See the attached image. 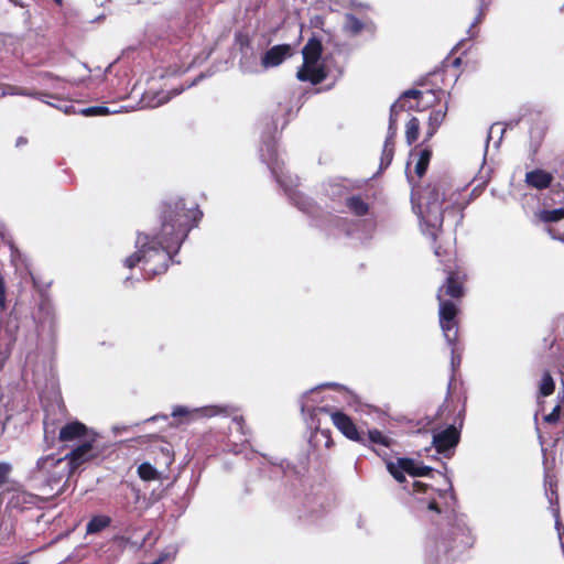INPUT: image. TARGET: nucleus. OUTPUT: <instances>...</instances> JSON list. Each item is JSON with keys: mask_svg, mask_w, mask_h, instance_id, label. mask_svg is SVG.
Masks as SVG:
<instances>
[{"mask_svg": "<svg viewBox=\"0 0 564 564\" xmlns=\"http://www.w3.org/2000/svg\"><path fill=\"white\" fill-rule=\"evenodd\" d=\"M360 444L365 446H383V447H391L393 445V440L389 437L388 435L383 434L381 431L373 429L368 430L367 434H361L359 442Z\"/></svg>", "mask_w": 564, "mask_h": 564, "instance_id": "25", "label": "nucleus"}, {"mask_svg": "<svg viewBox=\"0 0 564 564\" xmlns=\"http://www.w3.org/2000/svg\"><path fill=\"white\" fill-rule=\"evenodd\" d=\"M235 411L236 409L232 405H206L199 408L175 405L172 408L171 416L176 420L175 425H182L218 415L229 416Z\"/></svg>", "mask_w": 564, "mask_h": 564, "instance_id": "8", "label": "nucleus"}, {"mask_svg": "<svg viewBox=\"0 0 564 564\" xmlns=\"http://www.w3.org/2000/svg\"><path fill=\"white\" fill-rule=\"evenodd\" d=\"M443 290L444 288H440L437 291L440 326L447 345L453 346L458 340V324L456 321L458 308L454 302L443 299Z\"/></svg>", "mask_w": 564, "mask_h": 564, "instance_id": "10", "label": "nucleus"}, {"mask_svg": "<svg viewBox=\"0 0 564 564\" xmlns=\"http://www.w3.org/2000/svg\"><path fill=\"white\" fill-rule=\"evenodd\" d=\"M138 475L142 480L145 481L159 479L158 470L148 462L139 465Z\"/></svg>", "mask_w": 564, "mask_h": 564, "instance_id": "37", "label": "nucleus"}, {"mask_svg": "<svg viewBox=\"0 0 564 564\" xmlns=\"http://www.w3.org/2000/svg\"><path fill=\"white\" fill-rule=\"evenodd\" d=\"M445 116H446V109L445 110L435 109V110H432L430 112V116H429V128H427L424 141L430 140L436 133L437 129L440 128V126L444 121Z\"/></svg>", "mask_w": 564, "mask_h": 564, "instance_id": "32", "label": "nucleus"}, {"mask_svg": "<svg viewBox=\"0 0 564 564\" xmlns=\"http://www.w3.org/2000/svg\"><path fill=\"white\" fill-rule=\"evenodd\" d=\"M45 77L52 78V77H53V75H52V74H50V73H46V74H45Z\"/></svg>", "mask_w": 564, "mask_h": 564, "instance_id": "63", "label": "nucleus"}, {"mask_svg": "<svg viewBox=\"0 0 564 564\" xmlns=\"http://www.w3.org/2000/svg\"><path fill=\"white\" fill-rule=\"evenodd\" d=\"M324 191L333 202H346L350 196V184L346 180L333 178L324 185Z\"/></svg>", "mask_w": 564, "mask_h": 564, "instance_id": "21", "label": "nucleus"}, {"mask_svg": "<svg viewBox=\"0 0 564 564\" xmlns=\"http://www.w3.org/2000/svg\"><path fill=\"white\" fill-rule=\"evenodd\" d=\"M420 131V121L416 117H412L408 122L405 127V139L406 143L411 145L413 142L416 141L419 137Z\"/></svg>", "mask_w": 564, "mask_h": 564, "instance_id": "36", "label": "nucleus"}, {"mask_svg": "<svg viewBox=\"0 0 564 564\" xmlns=\"http://www.w3.org/2000/svg\"><path fill=\"white\" fill-rule=\"evenodd\" d=\"M1 529H3L4 531H7V535L9 536L12 532V525H7L4 524V522H2L1 524Z\"/></svg>", "mask_w": 564, "mask_h": 564, "instance_id": "54", "label": "nucleus"}, {"mask_svg": "<svg viewBox=\"0 0 564 564\" xmlns=\"http://www.w3.org/2000/svg\"><path fill=\"white\" fill-rule=\"evenodd\" d=\"M324 388H332V389H336V390L345 389V387L339 383L326 382V383L319 384V386L304 392L301 395L300 401H299L300 408H301V413H302L304 420L306 417H308L310 413L313 412L314 408H321L318 405V403L322 400L319 399L318 394H319L321 389H324ZM323 408H327V406L324 405Z\"/></svg>", "mask_w": 564, "mask_h": 564, "instance_id": "15", "label": "nucleus"}, {"mask_svg": "<svg viewBox=\"0 0 564 564\" xmlns=\"http://www.w3.org/2000/svg\"><path fill=\"white\" fill-rule=\"evenodd\" d=\"M414 494H427L430 499L421 501L422 508L430 512V520L437 524V532L434 538V549L432 553L438 557L441 555L454 560L458 554L469 549L474 543V536L467 523V518L455 510V497L452 491L438 494L444 498L445 507L433 497L436 491L422 481L412 482Z\"/></svg>", "mask_w": 564, "mask_h": 564, "instance_id": "2", "label": "nucleus"}, {"mask_svg": "<svg viewBox=\"0 0 564 564\" xmlns=\"http://www.w3.org/2000/svg\"><path fill=\"white\" fill-rule=\"evenodd\" d=\"M487 8H488V3H486L485 0H479V12L477 13V15L475 17L474 21L471 22L469 29L467 30L468 39H474L477 36L478 32L475 31V28L479 23H481L484 15H485V10Z\"/></svg>", "mask_w": 564, "mask_h": 564, "instance_id": "38", "label": "nucleus"}, {"mask_svg": "<svg viewBox=\"0 0 564 564\" xmlns=\"http://www.w3.org/2000/svg\"><path fill=\"white\" fill-rule=\"evenodd\" d=\"M397 135V130L393 128H388V133L384 140L381 159H380V169H387L393 159L394 155V138Z\"/></svg>", "mask_w": 564, "mask_h": 564, "instance_id": "26", "label": "nucleus"}, {"mask_svg": "<svg viewBox=\"0 0 564 564\" xmlns=\"http://www.w3.org/2000/svg\"><path fill=\"white\" fill-rule=\"evenodd\" d=\"M260 159L270 169L276 183L283 188L290 202L303 214L312 218V225L323 230H328L319 219L322 209L302 192L296 189L299 177L285 171L284 162L280 160L275 139L270 132L262 134V144L259 150Z\"/></svg>", "mask_w": 564, "mask_h": 564, "instance_id": "3", "label": "nucleus"}, {"mask_svg": "<svg viewBox=\"0 0 564 564\" xmlns=\"http://www.w3.org/2000/svg\"><path fill=\"white\" fill-rule=\"evenodd\" d=\"M1 497L7 502V509L20 512L39 508L44 502L40 495L28 491L19 484L7 487L1 492Z\"/></svg>", "mask_w": 564, "mask_h": 564, "instance_id": "11", "label": "nucleus"}, {"mask_svg": "<svg viewBox=\"0 0 564 564\" xmlns=\"http://www.w3.org/2000/svg\"><path fill=\"white\" fill-rule=\"evenodd\" d=\"M316 414L322 415L325 423L332 422L347 438L359 442L361 433L344 412L332 408H317Z\"/></svg>", "mask_w": 564, "mask_h": 564, "instance_id": "13", "label": "nucleus"}, {"mask_svg": "<svg viewBox=\"0 0 564 564\" xmlns=\"http://www.w3.org/2000/svg\"><path fill=\"white\" fill-rule=\"evenodd\" d=\"M93 441V438L85 440L80 445H78L70 453L64 456L67 457L68 460L72 463V473L84 462L91 457Z\"/></svg>", "mask_w": 564, "mask_h": 564, "instance_id": "23", "label": "nucleus"}, {"mask_svg": "<svg viewBox=\"0 0 564 564\" xmlns=\"http://www.w3.org/2000/svg\"><path fill=\"white\" fill-rule=\"evenodd\" d=\"M560 419V406L556 405L551 413L544 416L547 423H555Z\"/></svg>", "mask_w": 564, "mask_h": 564, "instance_id": "46", "label": "nucleus"}, {"mask_svg": "<svg viewBox=\"0 0 564 564\" xmlns=\"http://www.w3.org/2000/svg\"><path fill=\"white\" fill-rule=\"evenodd\" d=\"M11 471H12L11 464L0 462V487L7 481Z\"/></svg>", "mask_w": 564, "mask_h": 564, "instance_id": "44", "label": "nucleus"}, {"mask_svg": "<svg viewBox=\"0 0 564 564\" xmlns=\"http://www.w3.org/2000/svg\"><path fill=\"white\" fill-rule=\"evenodd\" d=\"M158 419H159V416H158V415H155V416L151 417L150 420H151V421H156Z\"/></svg>", "mask_w": 564, "mask_h": 564, "instance_id": "64", "label": "nucleus"}, {"mask_svg": "<svg viewBox=\"0 0 564 564\" xmlns=\"http://www.w3.org/2000/svg\"><path fill=\"white\" fill-rule=\"evenodd\" d=\"M274 117H275V118H274V124L276 126V124H278V121H279V113H278V112H275V113H274Z\"/></svg>", "mask_w": 564, "mask_h": 564, "instance_id": "59", "label": "nucleus"}, {"mask_svg": "<svg viewBox=\"0 0 564 564\" xmlns=\"http://www.w3.org/2000/svg\"><path fill=\"white\" fill-rule=\"evenodd\" d=\"M283 111H285L286 113H289L291 111V108H289L288 106H285L283 109Z\"/></svg>", "mask_w": 564, "mask_h": 564, "instance_id": "60", "label": "nucleus"}, {"mask_svg": "<svg viewBox=\"0 0 564 564\" xmlns=\"http://www.w3.org/2000/svg\"><path fill=\"white\" fill-rule=\"evenodd\" d=\"M120 112L119 109H110L106 106H93L85 108L80 110V113L86 117H93V116H107L111 113H118Z\"/></svg>", "mask_w": 564, "mask_h": 564, "instance_id": "39", "label": "nucleus"}, {"mask_svg": "<svg viewBox=\"0 0 564 564\" xmlns=\"http://www.w3.org/2000/svg\"><path fill=\"white\" fill-rule=\"evenodd\" d=\"M345 205L348 212L357 217H364L369 214L370 206L360 195L347 196Z\"/></svg>", "mask_w": 564, "mask_h": 564, "instance_id": "28", "label": "nucleus"}, {"mask_svg": "<svg viewBox=\"0 0 564 564\" xmlns=\"http://www.w3.org/2000/svg\"><path fill=\"white\" fill-rule=\"evenodd\" d=\"M183 91V88L173 91L148 89L143 93L140 104L142 108H156L167 102L173 96Z\"/></svg>", "mask_w": 564, "mask_h": 564, "instance_id": "20", "label": "nucleus"}, {"mask_svg": "<svg viewBox=\"0 0 564 564\" xmlns=\"http://www.w3.org/2000/svg\"><path fill=\"white\" fill-rule=\"evenodd\" d=\"M202 216L203 213L193 200L177 198L165 203L159 231L153 235L138 234L137 251L124 259L123 265L132 269L141 264L144 279L165 273L170 262H175L174 257Z\"/></svg>", "mask_w": 564, "mask_h": 564, "instance_id": "1", "label": "nucleus"}, {"mask_svg": "<svg viewBox=\"0 0 564 564\" xmlns=\"http://www.w3.org/2000/svg\"><path fill=\"white\" fill-rule=\"evenodd\" d=\"M555 383L550 372L542 376L540 383V393L543 397L551 395L554 392Z\"/></svg>", "mask_w": 564, "mask_h": 564, "instance_id": "42", "label": "nucleus"}, {"mask_svg": "<svg viewBox=\"0 0 564 564\" xmlns=\"http://www.w3.org/2000/svg\"><path fill=\"white\" fill-rule=\"evenodd\" d=\"M441 288H444L443 290V297L445 295L452 297V299H459L463 296V286L457 281L455 274L453 272H449L446 278V283L442 285Z\"/></svg>", "mask_w": 564, "mask_h": 564, "instance_id": "31", "label": "nucleus"}, {"mask_svg": "<svg viewBox=\"0 0 564 564\" xmlns=\"http://www.w3.org/2000/svg\"><path fill=\"white\" fill-rule=\"evenodd\" d=\"M176 552H177V551H176V549H174V547H169V549H166V551H165L164 553H162V554L160 555V557H159V558L163 557V561H164V560H165V558H167L170 555H175V554H176Z\"/></svg>", "mask_w": 564, "mask_h": 564, "instance_id": "51", "label": "nucleus"}, {"mask_svg": "<svg viewBox=\"0 0 564 564\" xmlns=\"http://www.w3.org/2000/svg\"><path fill=\"white\" fill-rule=\"evenodd\" d=\"M535 218L544 224L557 223L564 218V207L552 210L542 209L534 214Z\"/></svg>", "mask_w": 564, "mask_h": 564, "instance_id": "33", "label": "nucleus"}, {"mask_svg": "<svg viewBox=\"0 0 564 564\" xmlns=\"http://www.w3.org/2000/svg\"><path fill=\"white\" fill-rule=\"evenodd\" d=\"M239 69L243 74L257 73V62L253 55L247 56L246 54L239 61Z\"/></svg>", "mask_w": 564, "mask_h": 564, "instance_id": "41", "label": "nucleus"}, {"mask_svg": "<svg viewBox=\"0 0 564 564\" xmlns=\"http://www.w3.org/2000/svg\"><path fill=\"white\" fill-rule=\"evenodd\" d=\"M93 441V438L85 440L80 445H78L70 453L64 456L67 457L68 460L72 463V473L84 462L91 457Z\"/></svg>", "mask_w": 564, "mask_h": 564, "instance_id": "24", "label": "nucleus"}, {"mask_svg": "<svg viewBox=\"0 0 564 564\" xmlns=\"http://www.w3.org/2000/svg\"><path fill=\"white\" fill-rule=\"evenodd\" d=\"M132 492L134 494L135 496V499H139V491L135 489V488H131Z\"/></svg>", "mask_w": 564, "mask_h": 564, "instance_id": "58", "label": "nucleus"}, {"mask_svg": "<svg viewBox=\"0 0 564 564\" xmlns=\"http://www.w3.org/2000/svg\"><path fill=\"white\" fill-rule=\"evenodd\" d=\"M70 475L72 463L67 457L48 454L36 459L28 470L25 480L31 488L52 498L64 492Z\"/></svg>", "mask_w": 564, "mask_h": 564, "instance_id": "4", "label": "nucleus"}, {"mask_svg": "<svg viewBox=\"0 0 564 564\" xmlns=\"http://www.w3.org/2000/svg\"><path fill=\"white\" fill-rule=\"evenodd\" d=\"M58 6H62L63 0H54Z\"/></svg>", "mask_w": 564, "mask_h": 564, "instance_id": "62", "label": "nucleus"}, {"mask_svg": "<svg viewBox=\"0 0 564 564\" xmlns=\"http://www.w3.org/2000/svg\"><path fill=\"white\" fill-rule=\"evenodd\" d=\"M367 22L358 19L354 13L347 12L345 13V23H344V30L352 35L356 36L361 33L364 29H366Z\"/></svg>", "mask_w": 564, "mask_h": 564, "instance_id": "30", "label": "nucleus"}, {"mask_svg": "<svg viewBox=\"0 0 564 564\" xmlns=\"http://www.w3.org/2000/svg\"><path fill=\"white\" fill-rule=\"evenodd\" d=\"M445 191L443 185H430L422 195V203L419 205V217L426 227L424 232L433 240L436 239V231L441 229L444 221V213L449 210L443 208Z\"/></svg>", "mask_w": 564, "mask_h": 564, "instance_id": "5", "label": "nucleus"}, {"mask_svg": "<svg viewBox=\"0 0 564 564\" xmlns=\"http://www.w3.org/2000/svg\"><path fill=\"white\" fill-rule=\"evenodd\" d=\"M17 325L10 326L0 323V371L9 360L14 343Z\"/></svg>", "mask_w": 564, "mask_h": 564, "instance_id": "18", "label": "nucleus"}, {"mask_svg": "<svg viewBox=\"0 0 564 564\" xmlns=\"http://www.w3.org/2000/svg\"><path fill=\"white\" fill-rule=\"evenodd\" d=\"M351 9L356 10L357 12H362L364 10L369 9V6L361 2L351 1Z\"/></svg>", "mask_w": 564, "mask_h": 564, "instance_id": "48", "label": "nucleus"}, {"mask_svg": "<svg viewBox=\"0 0 564 564\" xmlns=\"http://www.w3.org/2000/svg\"><path fill=\"white\" fill-rule=\"evenodd\" d=\"M506 128L501 123H494L488 130L487 140H486V152L488 150V143L495 135H497V141L495 142V147L499 148L500 142L502 140Z\"/></svg>", "mask_w": 564, "mask_h": 564, "instance_id": "40", "label": "nucleus"}, {"mask_svg": "<svg viewBox=\"0 0 564 564\" xmlns=\"http://www.w3.org/2000/svg\"><path fill=\"white\" fill-rule=\"evenodd\" d=\"M317 408L313 409V412L310 413L308 417L305 419L307 426L313 430L308 443L312 448L316 451H321L322 447L329 448L333 445V440L330 437V431L326 427H323V424H326L322 415H317Z\"/></svg>", "mask_w": 564, "mask_h": 564, "instance_id": "14", "label": "nucleus"}, {"mask_svg": "<svg viewBox=\"0 0 564 564\" xmlns=\"http://www.w3.org/2000/svg\"><path fill=\"white\" fill-rule=\"evenodd\" d=\"M303 65L296 73V78L301 82H308L317 85L327 78L325 66L319 62L322 55V44L316 39H311L302 50Z\"/></svg>", "mask_w": 564, "mask_h": 564, "instance_id": "6", "label": "nucleus"}, {"mask_svg": "<svg viewBox=\"0 0 564 564\" xmlns=\"http://www.w3.org/2000/svg\"><path fill=\"white\" fill-rule=\"evenodd\" d=\"M87 427L85 424L75 421L67 423L59 431V440L63 442L73 441L86 436Z\"/></svg>", "mask_w": 564, "mask_h": 564, "instance_id": "27", "label": "nucleus"}, {"mask_svg": "<svg viewBox=\"0 0 564 564\" xmlns=\"http://www.w3.org/2000/svg\"><path fill=\"white\" fill-rule=\"evenodd\" d=\"M26 143V140L24 138H19L18 141H17V145H21V144H24Z\"/></svg>", "mask_w": 564, "mask_h": 564, "instance_id": "57", "label": "nucleus"}, {"mask_svg": "<svg viewBox=\"0 0 564 564\" xmlns=\"http://www.w3.org/2000/svg\"><path fill=\"white\" fill-rule=\"evenodd\" d=\"M530 138H531V149L533 153H536L538 148L541 143V140L543 138V131L538 128H533L530 131Z\"/></svg>", "mask_w": 564, "mask_h": 564, "instance_id": "43", "label": "nucleus"}, {"mask_svg": "<svg viewBox=\"0 0 564 564\" xmlns=\"http://www.w3.org/2000/svg\"><path fill=\"white\" fill-rule=\"evenodd\" d=\"M462 219H463V214H462V212H459V218H458L457 223L462 221Z\"/></svg>", "mask_w": 564, "mask_h": 564, "instance_id": "61", "label": "nucleus"}, {"mask_svg": "<svg viewBox=\"0 0 564 564\" xmlns=\"http://www.w3.org/2000/svg\"><path fill=\"white\" fill-rule=\"evenodd\" d=\"M414 156H417V161L415 163V174L419 177H422L429 167L432 151L429 148L421 149L417 152L414 150L411 152V158Z\"/></svg>", "mask_w": 564, "mask_h": 564, "instance_id": "29", "label": "nucleus"}, {"mask_svg": "<svg viewBox=\"0 0 564 564\" xmlns=\"http://www.w3.org/2000/svg\"><path fill=\"white\" fill-rule=\"evenodd\" d=\"M422 96V91L417 89H409L404 91L397 101H394L390 107V116H389V126L388 128H393L398 130V116L401 111L411 110L414 108V105L411 102V99H419Z\"/></svg>", "mask_w": 564, "mask_h": 564, "instance_id": "17", "label": "nucleus"}, {"mask_svg": "<svg viewBox=\"0 0 564 564\" xmlns=\"http://www.w3.org/2000/svg\"><path fill=\"white\" fill-rule=\"evenodd\" d=\"M232 424L236 427V431L241 435H247L246 426H245V420L241 415H236L232 417Z\"/></svg>", "mask_w": 564, "mask_h": 564, "instance_id": "45", "label": "nucleus"}, {"mask_svg": "<svg viewBox=\"0 0 564 564\" xmlns=\"http://www.w3.org/2000/svg\"><path fill=\"white\" fill-rule=\"evenodd\" d=\"M36 334L41 341L54 343L57 334V318L51 300L43 295L33 313Z\"/></svg>", "mask_w": 564, "mask_h": 564, "instance_id": "7", "label": "nucleus"}, {"mask_svg": "<svg viewBox=\"0 0 564 564\" xmlns=\"http://www.w3.org/2000/svg\"><path fill=\"white\" fill-rule=\"evenodd\" d=\"M554 177L553 174L542 170L534 169L525 173L524 182L529 187L542 191L551 186Z\"/></svg>", "mask_w": 564, "mask_h": 564, "instance_id": "22", "label": "nucleus"}, {"mask_svg": "<svg viewBox=\"0 0 564 564\" xmlns=\"http://www.w3.org/2000/svg\"><path fill=\"white\" fill-rule=\"evenodd\" d=\"M110 524V518L107 516H95L87 523L86 532L88 534H95L102 531Z\"/></svg>", "mask_w": 564, "mask_h": 564, "instance_id": "35", "label": "nucleus"}, {"mask_svg": "<svg viewBox=\"0 0 564 564\" xmlns=\"http://www.w3.org/2000/svg\"><path fill=\"white\" fill-rule=\"evenodd\" d=\"M332 221L349 238L361 243L369 242L377 231L376 217L361 218L357 220H348L341 217H330Z\"/></svg>", "mask_w": 564, "mask_h": 564, "instance_id": "9", "label": "nucleus"}, {"mask_svg": "<svg viewBox=\"0 0 564 564\" xmlns=\"http://www.w3.org/2000/svg\"><path fill=\"white\" fill-rule=\"evenodd\" d=\"M546 231L552 239L560 240V241L564 242V235L557 234L556 230L551 227H547Z\"/></svg>", "mask_w": 564, "mask_h": 564, "instance_id": "47", "label": "nucleus"}, {"mask_svg": "<svg viewBox=\"0 0 564 564\" xmlns=\"http://www.w3.org/2000/svg\"><path fill=\"white\" fill-rule=\"evenodd\" d=\"M459 437V430L454 425H449L442 431L433 433L432 444L437 453L445 454L457 446Z\"/></svg>", "mask_w": 564, "mask_h": 564, "instance_id": "16", "label": "nucleus"}, {"mask_svg": "<svg viewBox=\"0 0 564 564\" xmlns=\"http://www.w3.org/2000/svg\"><path fill=\"white\" fill-rule=\"evenodd\" d=\"M357 527L359 529H364L366 531H368V521L366 518H364L362 516H359L358 520H357Z\"/></svg>", "mask_w": 564, "mask_h": 564, "instance_id": "50", "label": "nucleus"}, {"mask_svg": "<svg viewBox=\"0 0 564 564\" xmlns=\"http://www.w3.org/2000/svg\"><path fill=\"white\" fill-rule=\"evenodd\" d=\"M387 469L398 482L405 481L404 474L411 477H423L429 476L433 471L432 467L424 466L415 459L408 457H400L395 462H388Z\"/></svg>", "mask_w": 564, "mask_h": 564, "instance_id": "12", "label": "nucleus"}, {"mask_svg": "<svg viewBox=\"0 0 564 564\" xmlns=\"http://www.w3.org/2000/svg\"><path fill=\"white\" fill-rule=\"evenodd\" d=\"M456 344H457V341L453 346H451V348H452V366L453 367H455L456 364L458 365L460 362L459 356L456 355Z\"/></svg>", "mask_w": 564, "mask_h": 564, "instance_id": "49", "label": "nucleus"}, {"mask_svg": "<svg viewBox=\"0 0 564 564\" xmlns=\"http://www.w3.org/2000/svg\"><path fill=\"white\" fill-rule=\"evenodd\" d=\"M14 95L33 97V98H37L41 100H43L42 97L47 96V94H44V93L30 91V90L21 89L19 87L11 86V85L0 87V97L14 96Z\"/></svg>", "mask_w": 564, "mask_h": 564, "instance_id": "34", "label": "nucleus"}, {"mask_svg": "<svg viewBox=\"0 0 564 564\" xmlns=\"http://www.w3.org/2000/svg\"><path fill=\"white\" fill-rule=\"evenodd\" d=\"M17 256H20L19 251L15 249H12V252H11L12 261H15Z\"/></svg>", "mask_w": 564, "mask_h": 564, "instance_id": "56", "label": "nucleus"}, {"mask_svg": "<svg viewBox=\"0 0 564 564\" xmlns=\"http://www.w3.org/2000/svg\"><path fill=\"white\" fill-rule=\"evenodd\" d=\"M15 7L25 8L26 3L23 0H9Z\"/></svg>", "mask_w": 564, "mask_h": 564, "instance_id": "53", "label": "nucleus"}, {"mask_svg": "<svg viewBox=\"0 0 564 564\" xmlns=\"http://www.w3.org/2000/svg\"><path fill=\"white\" fill-rule=\"evenodd\" d=\"M292 55L290 44H278L270 47L261 57V65L264 69L278 67Z\"/></svg>", "mask_w": 564, "mask_h": 564, "instance_id": "19", "label": "nucleus"}, {"mask_svg": "<svg viewBox=\"0 0 564 564\" xmlns=\"http://www.w3.org/2000/svg\"><path fill=\"white\" fill-rule=\"evenodd\" d=\"M43 101L45 102V100H43ZM46 104H48V105H51V106H53V107H56V108H58V109L63 110L65 113H69V112H70V110L73 109V106H70V105H69V106H65V107L63 108V107H59V106H57V105H53V104H51V102H48V101H46Z\"/></svg>", "mask_w": 564, "mask_h": 564, "instance_id": "52", "label": "nucleus"}, {"mask_svg": "<svg viewBox=\"0 0 564 564\" xmlns=\"http://www.w3.org/2000/svg\"><path fill=\"white\" fill-rule=\"evenodd\" d=\"M546 496H547L550 502L552 503V497L555 496V491L552 489V487L550 488V492L546 491Z\"/></svg>", "mask_w": 564, "mask_h": 564, "instance_id": "55", "label": "nucleus"}]
</instances>
